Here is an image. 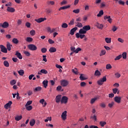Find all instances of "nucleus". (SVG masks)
I'll use <instances>...</instances> for the list:
<instances>
[{
    "label": "nucleus",
    "mask_w": 128,
    "mask_h": 128,
    "mask_svg": "<svg viewBox=\"0 0 128 128\" xmlns=\"http://www.w3.org/2000/svg\"><path fill=\"white\" fill-rule=\"evenodd\" d=\"M79 34H86V30L84 29V28H80L79 30Z\"/></svg>",
    "instance_id": "16"
},
{
    "label": "nucleus",
    "mask_w": 128,
    "mask_h": 128,
    "mask_svg": "<svg viewBox=\"0 0 128 128\" xmlns=\"http://www.w3.org/2000/svg\"><path fill=\"white\" fill-rule=\"evenodd\" d=\"M62 86H58L57 88H56V90L58 92H60V90H62Z\"/></svg>",
    "instance_id": "62"
},
{
    "label": "nucleus",
    "mask_w": 128,
    "mask_h": 128,
    "mask_svg": "<svg viewBox=\"0 0 128 128\" xmlns=\"http://www.w3.org/2000/svg\"><path fill=\"white\" fill-rule=\"evenodd\" d=\"M82 28H83V30H84L86 32L90 30V25L84 26L82 27Z\"/></svg>",
    "instance_id": "17"
},
{
    "label": "nucleus",
    "mask_w": 128,
    "mask_h": 128,
    "mask_svg": "<svg viewBox=\"0 0 128 128\" xmlns=\"http://www.w3.org/2000/svg\"><path fill=\"white\" fill-rule=\"evenodd\" d=\"M115 76L116 78H120V74L118 72H116L115 74Z\"/></svg>",
    "instance_id": "47"
},
{
    "label": "nucleus",
    "mask_w": 128,
    "mask_h": 128,
    "mask_svg": "<svg viewBox=\"0 0 128 128\" xmlns=\"http://www.w3.org/2000/svg\"><path fill=\"white\" fill-rule=\"evenodd\" d=\"M103 82H106V76H104L102 78L100 79Z\"/></svg>",
    "instance_id": "48"
},
{
    "label": "nucleus",
    "mask_w": 128,
    "mask_h": 128,
    "mask_svg": "<svg viewBox=\"0 0 128 128\" xmlns=\"http://www.w3.org/2000/svg\"><path fill=\"white\" fill-rule=\"evenodd\" d=\"M98 100L97 98H94L91 99L90 102V104H94V102H96V100Z\"/></svg>",
    "instance_id": "33"
},
{
    "label": "nucleus",
    "mask_w": 128,
    "mask_h": 128,
    "mask_svg": "<svg viewBox=\"0 0 128 128\" xmlns=\"http://www.w3.org/2000/svg\"><path fill=\"white\" fill-rule=\"evenodd\" d=\"M118 89L117 88H114L112 89L113 90V92L114 94H116L118 92Z\"/></svg>",
    "instance_id": "61"
},
{
    "label": "nucleus",
    "mask_w": 128,
    "mask_h": 128,
    "mask_svg": "<svg viewBox=\"0 0 128 128\" xmlns=\"http://www.w3.org/2000/svg\"><path fill=\"white\" fill-rule=\"evenodd\" d=\"M11 46H12V45L10 44L9 42H7L6 48L7 50L10 52L12 50Z\"/></svg>",
    "instance_id": "20"
},
{
    "label": "nucleus",
    "mask_w": 128,
    "mask_h": 128,
    "mask_svg": "<svg viewBox=\"0 0 128 128\" xmlns=\"http://www.w3.org/2000/svg\"><path fill=\"white\" fill-rule=\"evenodd\" d=\"M18 74L20 76H22L24 74V70H20L18 71Z\"/></svg>",
    "instance_id": "27"
},
{
    "label": "nucleus",
    "mask_w": 128,
    "mask_h": 128,
    "mask_svg": "<svg viewBox=\"0 0 128 128\" xmlns=\"http://www.w3.org/2000/svg\"><path fill=\"white\" fill-rule=\"evenodd\" d=\"M122 100V98L120 96H116L114 98V100L117 104H120V100Z\"/></svg>",
    "instance_id": "8"
},
{
    "label": "nucleus",
    "mask_w": 128,
    "mask_h": 128,
    "mask_svg": "<svg viewBox=\"0 0 128 128\" xmlns=\"http://www.w3.org/2000/svg\"><path fill=\"white\" fill-rule=\"evenodd\" d=\"M76 36L77 38H80L82 39L84 36H86V35L82 34H80V33H76Z\"/></svg>",
    "instance_id": "11"
},
{
    "label": "nucleus",
    "mask_w": 128,
    "mask_h": 128,
    "mask_svg": "<svg viewBox=\"0 0 128 128\" xmlns=\"http://www.w3.org/2000/svg\"><path fill=\"white\" fill-rule=\"evenodd\" d=\"M4 66H6V68H8V66H10V63H8V62L6 61V60H4Z\"/></svg>",
    "instance_id": "28"
},
{
    "label": "nucleus",
    "mask_w": 128,
    "mask_h": 128,
    "mask_svg": "<svg viewBox=\"0 0 128 128\" xmlns=\"http://www.w3.org/2000/svg\"><path fill=\"white\" fill-rule=\"evenodd\" d=\"M80 86L82 87L86 86V82H81Z\"/></svg>",
    "instance_id": "55"
},
{
    "label": "nucleus",
    "mask_w": 128,
    "mask_h": 128,
    "mask_svg": "<svg viewBox=\"0 0 128 128\" xmlns=\"http://www.w3.org/2000/svg\"><path fill=\"white\" fill-rule=\"evenodd\" d=\"M6 10L9 12H16V10L14 8L12 7H8Z\"/></svg>",
    "instance_id": "14"
},
{
    "label": "nucleus",
    "mask_w": 128,
    "mask_h": 128,
    "mask_svg": "<svg viewBox=\"0 0 128 128\" xmlns=\"http://www.w3.org/2000/svg\"><path fill=\"white\" fill-rule=\"evenodd\" d=\"M103 82L102 81V80L100 79L98 81V84L99 86H102Z\"/></svg>",
    "instance_id": "57"
},
{
    "label": "nucleus",
    "mask_w": 128,
    "mask_h": 128,
    "mask_svg": "<svg viewBox=\"0 0 128 128\" xmlns=\"http://www.w3.org/2000/svg\"><path fill=\"white\" fill-rule=\"evenodd\" d=\"M60 82L62 86H63L64 88H65V86H68V84H70V82L66 80H62Z\"/></svg>",
    "instance_id": "1"
},
{
    "label": "nucleus",
    "mask_w": 128,
    "mask_h": 128,
    "mask_svg": "<svg viewBox=\"0 0 128 128\" xmlns=\"http://www.w3.org/2000/svg\"><path fill=\"white\" fill-rule=\"evenodd\" d=\"M73 12L74 14H80V9L78 8L76 10H74Z\"/></svg>",
    "instance_id": "59"
},
{
    "label": "nucleus",
    "mask_w": 128,
    "mask_h": 128,
    "mask_svg": "<svg viewBox=\"0 0 128 128\" xmlns=\"http://www.w3.org/2000/svg\"><path fill=\"white\" fill-rule=\"evenodd\" d=\"M8 22H4L3 24H0V28H8Z\"/></svg>",
    "instance_id": "6"
},
{
    "label": "nucleus",
    "mask_w": 128,
    "mask_h": 128,
    "mask_svg": "<svg viewBox=\"0 0 128 128\" xmlns=\"http://www.w3.org/2000/svg\"><path fill=\"white\" fill-rule=\"evenodd\" d=\"M32 100H29L28 101L26 104V106H30V104H32Z\"/></svg>",
    "instance_id": "63"
},
{
    "label": "nucleus",
    "mask_w": 128,
    "mask_h": 128,
    "mask_svg": "<svg viewBox=\"0 0 128 128\" xmlns=\"http://www.w3.org/2000/svg\"><path fill=\"white\" fill-rule=\"evenodd\" d=\"M26 26L28 28H30V23L29 22H26Z\"/></svg>",
    "instance_id": "64"
},
{
    "label": "nucleus",
    "mask_w": 128,
    "mask_h": 128,
    "mask_svg": "<svg viewBox=\"0 0 128 128\" xmlns=\"http://www.w3.org/2000/svg\"><path fill=\"white\" fill-rule=\"evenodd\" d=\"M104 6H106V2H102L100 5V8H104Z\"/></svg>",
    "instance_id": "51"
},
{
    "label": "nucleus",
    "mask_w": 128,
    "mask_h": 128,
    "mask_svg": "<svg viewBox=\"0 0 128 128\" xmlns=\"http://www.w3.org/2000/svg\"><path fill=\"white\" fill-rule=\"evenodd\" d=\"M15 56H16L17 58H18L19 60H22V55L20 52L16 51Z\"/></svg>",
    "instance_id": "13"
},
{
    "label": "nucleus",
    "mask_w": 128,
    "mask_h": 128,
    "mask_svg": "<svg viewBox=\"0 0 128 128\" xmlns=\"http://www.w3.org/2000/svg\"><path fill=\"white\" fill-rule=\"evenodd\" d=\"M118 2L119 4H121L122 6H124V2L122 0H118Z\"/></svg>",
    "instance_id": "53"
},
{
    "label": "nucleus",
    "mask_w": 128,
    "mask_h": 128,
    "mask_svg": "<svg viewBox=\"0 0 128 128\" xmlns=\"http://www.w3.org/2000/svg\"><path fill=\"white\" fill-rule=\"evenodd\" d=\"M104 20H107L108 22H110V24H112V19L110 18V16H104Z\"/></svg>",
    "instance_id": "10"
},
{
    "label": "nucleus",
    "mask_w": 128,
    "mask_h": 128,
    "mask_svg": "<svg viewBox=\"0 0 128 128\" xmlns=\"http://www.w3.org/2000/svg\"><path fill=\"white\" fill-rule=\"evenodd\" d=\"M48 80H44L42 82L44 88H46V87L48 86Z\"/></svg>",
    "instance_id": "23"
},
{
    "label": "nucleus",
    "mask_w": 128,
    "mask_h": 128,
    "mask_svg": "<svg viewBox=\"0 0 128 128\" xmlns=\"http://www.w3.org/2000/svg\"><path fill=\"white\" fill-rule=\"evenodd\" d=\"M47 50H48L46 49V48H42L41 49V52H42V54H45V52H46Z\"/></svg>",
    "instance_id": "50"
},
{
    "label": "nucleus",
    "mask_w": 128,
    "mask_h": 128,
    "mask_svg": "<svg viewBox=\"0 0 128 128\" xmlns=\"http://www.w3.org/2000/svg\"><path fill=\"white\" fill-rule=\"evenodd\" d=\"M102 16H104V10H100L99 13L97 14L98 18H100Z\"/></svg>",
    "instance_id": "26"
},
{
    "label": "nucleus",
    "mask_w": 128,
    "mask_h": 128,
    "mask_svg": "<svg viewBox=\"0 0 128 128\" xmlns=\"http://www.w3.org/2000/svg\"><path fill=\"white\" fill-rule=\"evenodd\" d=\"M76 24V26L78 28H82V24L81 22H77Z\"/></svg>",
    "instance_id": "36"
},
{
    "label": "nucleus",
    "mask_w": 128,
    "mask_h": 128,
    "mask_svg": "<svg viewBox=\"0 0 128 128\" xmlns=\"http://www.w3.org/2000/svg\"><path fill=\"white\" fill-rule=\"evenodd\" d=\"M68 96H63L60 100L61 104H68Z\"/></svg>",
    "instance_id": "3"
},
{
    "label": "nucleus",
    "mask_w": 128,
    "mask_h": 128,
    "mask_svg": "<svg viewBox=\"0 0 128 128\" xmlns=\"http://www.w3.org/2000/svg\"><path fill=\"white\" fill-rule=\"evenodd\" d=\"M112 68V65H110V64H108L106 65V70H110V68Z\"/></svg>",
    "instance_id": "46"
},
{
    "label": "nucleus",
    "mask_w": 128,
    "mask_h": 128,
    "mask_svg": "<svg viewBox=\"0 0 128 128\" xmlns=\"http://www.w3.org/2000/svg\"><path fill=\"white\" fill-rule=\"evenodd\" d=\"M28 48L30 50H38L36 46L34 44L28 45Z\"/></svg>",
    "instance_id": "2"
},
{
    "label": "nucleus",
    "mask_w": 128,
    "mask_h": 128,
    "mask_svg": "<svg viewBox=\"0 0 128 128\" xmlns=\"http://www.w3.org/2000/svg\"><path fill=\"white\" fill-rule=\"evenodd\" d=\"M70 26H74V19L72 18L68 23Z\"/></svg>",
    "instance_id": "38"
},
{
    "label": "nucleus",
    "mask_w": 128,
    "mask_h": 128,
    "mask_svg": "<svg viewBox=\"0 0 128 128\" xmlns=\"http://www.w3.org/2000/svg\"><path fill=\"white\" fill-rule=\"evenodd\" d=\"M80 50H82V48H78L74 52L76 54H78V52H80Z\"/></svg>",
    "instance_id": "45"
},
{
    "label": "nucleus",
    "mask_w": 128,
    "mask_h": 128,
    "mask_svg": "<svg viewBox=\"0 0 128 128\" xmlns=\"http://www.w3.org/2000/svg\"><path fill=\"white\" fill-rule=\"evenodd\" d=\"M122 57L124 60H126V52H124L122 54Z\"/></svg>",
    "instance_id": "44"
},
{
    "label": "nucleus",
    "mask_w": 128,
    "mask_h": 128,
    "mask_svg": "<svg viewBox=\"0 0 128 128\" xmlns=\"http://www.w3.org/2000/svg\"><path fill=\"white\" fill-rule=\"evenodd\" d=\"M34 40V39L30 37H27L26 38V42H32Z\"/></svg>",
    "instance_id": "31"
},
{
    "label": "nucleus",
    "mask_w": 128,
    "mask_h": 128,
    "mask_svg": "<svg viewBox=\"0 0 128 128\" xmlns=\"http://www.w3.org/2000/svg\"><path fill=\"white\" fill-rule=\"evenodd\" d=\"M50 52H56V48L54 47H51L49 50Z\"/></svg>",
    "instance_id": "22"
},
{
    "label": "nucleus",
    "mask_w": 128,
    "mask_h": 128,
    "mask_svg": "<svg viewBox=\"0 0 128 128\" xmlns=\"http://www.w3.org/2000/svg\"><path fill=\"white\" fill-rule=\"evenodd\" d=\"M48 42H49V44H54V41L52 40V39H49L48 40Z\"/></svg>",
    "instance_id": "58"
},
{
    "label": "nucleus",
    "mask_w": 128,
    "mask_h": 128,
    "mask_svg": "<svg viewBox=\"0 0 128 128\" xmlns=\"http://www.w3.org/2000/svg\"><path fill=\"white\" fill-rule=\"evenodd\" d=\"M106 52L104 50H101L100 54V56H104V54H106Z\"/></svg>",
    "instance_id": "42"
},
{
    "label": "nucleus",
    "mask_w": 128,
    "mask_h": 128,
    "mask_svg": "<svg viewBox=\"0 0 128 128\" xmlns=\"http://www.w3.org/2000/svg\"><path fill=\"white\" fill-rule=\"evenodd\" d=\"M27 110H32V106H29L26 108Z\"/></svg>",
    "instance_id": "56"
},
{
    "label": "nucleus",
    "mask_w": 128,
    "mask_h": 128,
    "mask_svg": "<svg viewBox=\"0 0 128 128\" xmlns=\"http://www.w3.org/2000/svg\"><path fill=\"white\" fill-rule=\"evenodd\" d=\"M100 72L98 70H96L94 74V76H100Z\"/></svg>",
    "instance_id": "24"
},
{
    "label": "nucleus",
    "mask_w": 128,
    "mask_h": 128,
    "mask_svg": "<svg viewBox=\"0 0 128 128\" xmlns=\"http://www.w3.org/2000/svg\"><path fill=\"white\" fill-rule=\"evenodd\" d=\"M68 26V25L66 24V23H63L62 25V28H66Z\"/></svg>",
    "instance_id": "34"
},
{
    "label": "nucleus",
    "mask_w": 128,
    "mask_h": 128,
    "mask_svg": "<svg viewBox=\"0 0 128 128\" xmlns=\"http://www.w3.org/2000/svg\"><path fill=\"white\" fill-rule=\"evenodd\" d=\"M114 102H112L111 103H110L108 104V106L109 108H112V106H114Z\"/></svg>",
    "instance_id": "52"
},
{
    "label": "nucleus",
    "mask_w": 128,
    "mask_h": 128,
    "mask_svg": "<svg viewBox=\"0 0 128 128\" xmlns=\"http://www.w3.org/2000/svg\"><path fill=\"white\" fill-rule=\"evenodd\" d=\"M105 42H106L107 44H110V42H112V38H105Z\"/></svg>",
    "instance_id": "30"
},
{
    "label": "nucleus",
    "mask_w": 128,
    "mask_h": 128,
    "mask_svg": "<svg viewBox=\"0 0 128 128\" xmlns=\"http://www.w3.org/2000/svg\"><path fill=\"white\" fill-rule=\"evenodd\" d=\"M96 26L98 28H100V30H102V28H104V24H100L98 22H97L96 24Z\"/></svg>",
    "instance_id": "19"
},
{
    "label": "nucleus",
    "mask_w": 128,
    "mask_h": 128,
    "mask_svg": "<svg viewBox=\"0 0 128 128\" xmlns=\"http://www.w3.org/2000/svg\"><path fill=\"white\" fill-rule=\"evenodd\" d=\"M67 113H68V112L66 111H64L62 113L61 115V118L63 120H66V116H68L66 114Z\"/></svg>",
    "instance_id": "7"
},
{
    "label": "nucleus",
    "mask_w": 128,
    "mask_h": 128,
    "mask_svg": "<svg viewBox=\"0 0 128 128\" xmlns=\"http://www.w3.org/2000/svg\"><path fill=\"white\" fill-rule=\"evenodd\" d=\"M100 126H101L103 127L104 126H106V122H100Z\"/></svg>",
    "instance_id": "37"
},
{
    "label": "nucleus",
    "mask_w": 128,
    "mask_h": 128,
    "mask_svg": "<svg viewBox=\"0 0 128 128\" xmlns=\"http://www.w3.org/2000/svg\"><path fill=\"white\" fill-rule=\"evenodd\" d=\"M35 22H38V24H40V22H44V20H46V18H40L38 19H35Z\"/></svg>",
    "instance_id": "5"
},
{
    "label": "nucleus",
    "mask_w": 128,
    "mask_h": 128,
    "mask_svg": "<svg viewBox=\"0 0 128 128\" xmlns=\"http://www.w3.org/2000/svg\"><path fill=\"white\" fill-rule=\"evenodd\" d=\"M40 72H42V74H48V70L44 69H42L40 70Z\"/></svg>",
    "instance_id": "41"
},
{
    "label": "nucleus",
    "mask_w": 128,
    "mask_h": 128,
    "mask_svg": "<svg viewBox=\"0 0 128 128\" xmlns=\"http://www.w3.org/2000/svg\"><path fill=\"white\" fill-rule=\"evenodd\" d=\"M56 102H57V104H58L60 100H62V95H58L56 96Z\"/></svg>",
    "instance_id": "12"
},
{
    "label": "nucleus",
    "mask_w": 128,
    "mask_h": 128,
    "mask_svg": "<svg viewBox=\"0 0 128 128\" xmlns=\"http://www.w3.org/2000/svg\"><path fill=\"white\" fill-rule=\"evenodd\" d=\"M12 43L18 44V40L16 38H14L12 40Z\"/></svg>",
    "instance_id": "29"
},
{
    "label": "nucleus",
    "mask_w": 128,
    "mask_h": 128,
    "mask_svg": "<svg viewBox=\"0 0 128 128\" xmlns=\"http://www.w3.org/2000/svg\"><path fill=\"white\" fill-rule=\"evenodd\" d=\"M36 124V120L34 119H32L30 122V124L31 126H34Z\"/></svg>",
    "instance_id": "21"
},
{
    "label": "nucleus",
    "mask_w": 128,
    "mask_h": 128,
    "mask_svg": "<svg viewBox=\"0 0 128 128\" xmlns=\"http://www.w3.org/2000/svg\"><path fill=\"white\" fill-rule=\"evenodd\" d=\"M12 101H9L8 103L4 105V108H6V110H8V108H10V106H12Z\"/></svg>",
    "instance_id": "9"
},
{
    "label": "nucleus",
    "mask_w": 128,
    "mask_h": 128,
    "mask_svg": "<svg viewBox=\"0 0 128 128\" xmlns=\"http://www.w3.org/2000/svg\"><path fill=\"white\" fill-rule=\"evenodd\" d=\"M30 34L34 36L36 34V30H32L30 31Z\"/></svg>",
    "instance_id": "39"
},
{
    "label": "nucleus",
    "mask_w": 128,
    "mask_h": 128,
    "mask_svg": "<svg viewBox=\"0 0 128 128\" xmlns=\"http://www.w3.org/2000/svg\"><path fill=\"white\" fill-rule=\"evenodd\" d=\"M122 58V54L118 55L114 58V60H118L120 58Z\"/></svg>",
    "instance_id": "40"
},
{
    "label": "nucleus",
    "mask_w": 128,
    "mask_h": 128,
    "mask_svg": "<svg viewBox=\"0 0 128 128\" xmlns=\"http://www.w3.org/2000/svg\"><path fill=\"white\" fill-rule=\"evenodd\" d=\"M34 92H40L42 90V87L38 86L36 87L35 88L33 89Z\"/></svg>",
    "instance_id": "18"
},
{
    "label": "nucleus",
    "mask_w": 128,
    "mask_h": 128,
    "mask_svg": "<svg viewBox=\"0 0 128 128\" xmlns=\"http://www.w3.org/2000/svg\"><path fill=\"white\" fill-rule=\"evenodd\" d=\"M24 54L26 56H30V52L28 51H24Z\"/></svg>",
    "instance_id": "43"
},
{
    "label": "nucleus",
    "mask_w": 128,
    "mask_h": 128,
    "mask_svg": "<svg viewBox=\"0 0 128 128\" xmlns=\"http://www.w3.org/2000/svg\"><path fill=\"white\" fill-rule=\"evenodd\" d=\"M0 48L2 52H4V54H6L8 52V49L6 46H4V45H0Z\"/></svg>",
    "instance_id": "4"
},
{
    "label": "nucleus",
    "mask_w": 128,
    "mask_h": 128,
    "mask_svg": "<svg viewBox=\"0 0 128 128\" xmlns=\"http://www.w3.org/2000/svg\"><path fill=\"white\" fill-rule=\"evenodd\" d=\"M22 20L20 19H19L17 21V25L18 26H20V24H22Z\"/></svg>",
    "instance_id": "49"
},
{
    "label": "nucleus",
    "mask_w": 128,
    "mask_h": 128,
    "mask_svg": "<svg viewBox=\"0 0 128 128\" xmlns=\"http://www.w3.org/2000/svg\"><path fill=\"white\" fill-rule=\"evenodd\" d=\"M100 106H101V108H106V104H104V102H102L100 104Z\"/></svg>",
    "instance_id": "60"
},
{
    "label": "nucleus",
    "mask_w": 128,
    "mask_h": 128,
    "mask_svg": "<svg viewBox=\"0 0 128 128\" xmlns=\"http://www.w3.org/2000/svg\"><path fill=\"white\" fill-rule=\"evenodd\" d=\"M70 8V6H66L62 7V10H66V8Z\"/></svg>",
    "instance_id": "54"
},
{
    "label": "nucleus",
    "mask_w": 128,
    "mask_h": 128,
    "mask_svg": "<svg viewBox=\"0 0 128 128\" xmlns=\"http://www.w3.org/2000/svg\"><path fill=\"white\" fill-rule=\"evenodd\" d=\"M78 30V28L77 27H75L72 28V29H71V30H70V34H71V36H74V32Z\"/></svg>",
    "instance_id": "15"
},
{
    "label": "nucleus",
    "mask_w": 128,
    "mask_h": 128,
    "mask_svg": "<svg viewBox=\"0 0 128 128\" xmlns=\"http://www.w3.org/2000/svg\"><path fill=\"white\" fill-rule=\"evenodd\" d=\"M80 80H86V78L84 77V74H80Z\"/></svg>",
    "instance_id": "25"
},
{
    "label": "nucleus",
    "mask_w": 128,
    "mask_h": 128,
    "mask_svg": "<svg viewBox=\"0 0 128 128\" xmlns=\"http://www.w3.org/2000/svg\"><path fill=\"white\" fill-rule=\"evenodd\" d=\"M16 84V80H13L10 82V84L11 86H14Z\"/></svg>",
    "instance_id": "35"
},
{
    "label": "nucleus",
    "mask_w": 128,
    "mask_h": 128,
    "mask_svg": "<svg viewBox=\"0 0 128 128\" xmlns=\"http://www.w3.org/2000/svg\"><path fill=\"white\" fill-rule=\"evenodd\" d=\"M22 118V116H16L15 117L16 120H17V122H18V120H20Z\"/></svg>",
    "instance_id": "32"
}]
</instances>
